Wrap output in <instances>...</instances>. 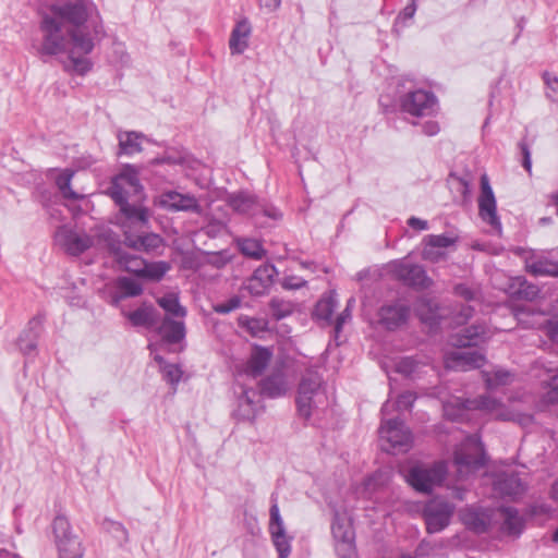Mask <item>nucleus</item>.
<instances>
[{
    "mask_svg": "<svg viewBox=\"0 0 558 558\" xmlns=\"http://www.w3.org/2000/svg\"><path fill=\"white\" fill-rule=\"evenodd\" d=\"M41 44L39 53H65L66 68L80 75L92 69L86 58L95 41L104 35L102 20L93 0H64L50 5L40 22Z\"/></svg>",
    "mask_w": 558,
    "mask_h": 558,
    "instance_id": "1",
    "label": "nucleus"
},
{
    "mask_svg": "<svg viewBox=\"0 0 558 558\" xmlns=\"http://www.w3.org/2000/svg\"><path fill=\"white\" fill-rule=\"evenodd\" d=\"M142 191L138 173L132 166H126L112 181L109 194L120 206V211L129 221H137L145 225L149 220L147 208L137 205H131L128 198L131 195H138Z\"/></svg>",
    "mask_w": 558,
    "mask_h": 558,
    "instance_id": "2",
    "label": "nucleus"
},
{
    "mask_svg": "<svg viewBox=\"0 0 558 558\" xmlns=\"http://www.w3.org/2000/svg\"><path fill=\"white\" fill-rule=\"evenodd\" d=\"M326 402L322 376L316 368H307L298 389L296 405L300 415L308 420Z\"/></svg>",
    "mask_w": 558,
    "mask_h": 558,
    "instance_id": "3",
    "label": "nucleus"
},
{
    "mask_svg": "<svg viewBox=\"0 0 558 558\" xmlns=\"http://www.w3.org/2000/svg\"><path fill=\"white\" fill-rule=\"evenodd\" d=\"M458 477L465 480L485 463V453L477 436H469L454 451Z\"/></svg>",
    "mask_w": 558,
    "mask_h": 558,
    "instance_id": "4",
    "label": "nucleus"
},
{
    "mask_svg": "<svg viewBox=\"0 0 558 558\" xmlns=\"http://www.w3.org/2000/svg\"><path fill=\"white\" fill-rule=\"evenodd\" d=\"M446 474V463L438 461L432 464L416 463L410 468L404 477L415 490L429 493L445 480Z\"/></svg>",
    "mask_w": 558,
    "mask_h": 558,
    "instance_id": "5",
    "label": "nucleus"
},
{
    "mask_svg": "<svg viewBox=\"0 0 558 558\" xmlns=\"http://www.w3.org/2000/svg\"><path fill=\"white\" fill-rule=\"evenodd\" d=\"M398 104L402 112L416 118L432 116L438 107L436 96L422 88L404 92L399 96Z\"/></svg>",
    "mask_w": 558,
    "mask_h": 558,
    "instance_id": "6",
    "label": "nucleus"
},
{
    "mask_svg": "<svg viewBox=\"0 0 558 558\" xmlns=\"http://www.w3.org/2000/svg\"><path fill=\"white\" fill-rule=\"evenodd\" d=\"M56 546L59 558H83L84 548L80 538L72 533L69 520L58 515L52 522Z\"/></svg>",
    "mask_w": 558,
    "mask_h": 558,
    "instance_id": "7",
    "label": "nucleus"
},
{
    "mask_svg": "<svg viewBox=\"0 0 558 558\" xmlns=\"http://www.w3.org/2000/svg\"><path fill=\"white\" fill-rule=\"evenodd\" d=\"M379 436L386 451L393 453L405 452L410 449L412 444V434L409 428L398 418L383 420Z\"/></svg>",
    "mask_w": 558,
    "mask_h": 558,
    "instance_id": "8",
    "label": "nucleus"
},
{
    "mask_svg": "<svg viewBox=\"0 0 558 558\" xmlns=\"http://www.w3.org/2000/svg\"><path fill=\"white\" fill-rule=\"evenodd\" d=\"M387 270L393 278L410 287L427 289L433 284L423 266L410 264L405 259L390 262L387 264Z\"/></svg>",
    "mask_w": 558,
    "mask_h": 558,
    "instance_id": "9",
    "label": "nucleus"
},
{
    "mask_svg": "<svg viewBox=\"0 0 558 558\" xmlns=\"http://www.w3.org/2000/svg\"><path fill=\"white\" fill-rule=\"evenodd\" d=\"M97 241L99 243H104L106 247H108V250L116 256L117 263L125 271L142 277L145 260L140 256L125 253L121 247L119 239L112 231L106 230L102 233L98 234Z\"/></svg>",
    "mask_w": 558,
    "mask_h": 558,
    "instance_id": "10",
    "label": "nucleus"
},
{
    "mask_svg": "<svg viewBox=\"0 0 558 558\" xmlns=\"http://www.w3.org/2000/svg\"><path fill=\"white\" fill-rule=\"evenodd\" d=\"M54 241L64 252L73 256L81 255L95 244L94 236L69 226H61L57 229Z\"/></svg>",
    "mask_w": 558,
    "mask_h": 558,
    "instance_id": "11",
    "label": "nucleus"
},
{
    "mask_svg": "<svg viewBox=\"0 0 558 558\" xmlns=\"http://www.w3.org/2000/svg\"><path fill=\"white\" fill-rule=\"evenodd\" d=\"M148 221L145 225H142L137 221H129L124 218V221L122 222L123 228V235H124V244L135 251H142L145 253H153L159 250L163 246V239L154 232H143L138 234H134L131 231V228L134 226L145 227L147 226Z\"/></svg>",
    "mask_w": 558,
    "mask_h": 558,
    "instance_id": "12",
    "label": "nucleus"
},
{
    "mask_svg": "<svg viewBox=\"0 0 558 558\" xmlns=\"http://www.w3.org/2000/svg\"><path fill=\"white\" fill-rule=\"evenodd\" d=\"M453 511L454 507L446 500L435 498L428 501L423 510L427 532L438 533L447 527Z\"/></svg>",
    "mask_w": 558,
    "mask_h": 558,
    "instance_id": "13",
    "label": "nucleus"
},
{
    "mask_svg": "<svg viewBox=\"0 0 558 558\" xmlns=\"http://www.w3.org/2000/svg\"><path fill=\"white\" fill-rule=\"evenodd\" d=\"M229 205L234 211L250 217H256L258 215H264L272 219L281 217V214L277 209L268 207L265 202H260L254 195L244 192L231 195L229 197Z\"/></svg>",
    "mask_w": 558,
    "mask_h": 558,
    "instance_id": "14",
    "label": "nucleus"
},
{
    "mask_svg": "<svg viewBox=\"0 0 558 558\" xmlns=\"http://www.w3.org/2000/svg\"><path fill=\"white\" fill-rule=\"evenodd\" d=\"M471 410L480 409L498 420L515 421L522 426H529L533 422L531 414L513 413L505 409L504 404L489 396H483L480 399L470 400Z\"/></svg>",
    "mask_w": 558,
    "mask_h": 558,
    "instance_id": "15",
    "label": "nucleus"
},
{
    "mask_svg": "<svg viewBox=\"0 0 558 558\" xmlns=\"http://www.w3.org/2000/svg\"><path fill=\"white\" fill-rule=\"evenodd\" d=\"M239 386L241 391L233 410V416L239 421L253 422L260 410L259 395L255 389L246 388L243 384L239 383Z\"/></svg>",
    "mask_w": 558,
    "mask_h": 558,
    "instance_id": "16",
    "label": "nucleus"
},
{
    "mask_svg": "<svg viewBox=\"0 0 558 558\" xmlns=\"http://www.w3.org/2000/svg\"><path fill=\"white\" fill-rule=\"evenodd\" d=\"M478 211L483 220L488 222L493 228L500 231L501 225L497 216L496 198L486 174L481 177Z\"/></svg>",
    "mask_w": 558,
    "mask_h": 558,
    "instance_id": "17",
    "label": "nucleus"
},
{
    "mask_svg": "<svg viewBox=\"0 0 558 558\" xmlns=\"http://www.w3.org/2000/svg\"><path fill=\"white\" fill-rule=\"evenodd\" d=\"M456 242L457 238L448 234H428L423 240L422 257L427 262L438 263L447 257L446 250Z\"/></svg>",
    "mask_w": 558,
    "mask_h": 558,
    "instance_id": "18",
    "label": "nucleus"
},
{
    "mask_svg": "<svg viewBox=\"0 0 558 558\" xmlns=\"http://www.w3.org/2000/svg\"><path fill=\"white\" fill-rule=\"evenodd\" d=\"M157 204L168 210L202 213V207L195 196L168 191L159 195Z\"/></svg>",
    "mask_w": 558,
    "mask_h": 558,
    "instance_id": "19",
    "label": "nucleus"
},
{
    "mask_svg": "<svg viewBox=\"0 0 558 558\" xmlns=\"http://www.w3.org/2000/svg\"><path fill=\"white\" fill-rule=\"evenodd\" d=\"M485 364V356L474 350H454L446 354L445 365L447 368L468 371L482 367Z\"/></svg>",
    "mask_w": 558,
    "mask_h": 558,
    "instance_id": "20",
    "label": "nucleus"
},
{
    "mask_svg": "<svg viewBox=\"0 0 558 558\" xmlns=\"http://www.w3.org/2000/svg\"><path fill=\"white\" fill-rule=\"evenodd\" d=\"M277 274V269L274 265H262L253 272L251 278L247 280L245 289L252 295H263L272 284L274 278Z\"/></svg>",
    "mask_w": 558,
    "mask_h": 558,
    "instance_id": "21",
    "label": "nucleus"
},
{
    "mask_svg": "<svg viewBox=\"0 0 558 558\" xmlns=\"http://www.w3.org/2000/svg\"><path fill=\"white\" fill-rule=\"evenodd\" d=\"M493 487L502 497H517L525 492V484L514 472L498 473L493 481Z\"/></svg>",
    "mask_w": 558,
    "mask_h": 558,
    "instance_id": "22",
    "label": "nucleus"
},
{
    "mask_svg": "<svg viewBox=\"0 0 558 558\" xmlns=\"http://www.w3.org/2000/svg\"><path fill=\"white\" fill-rule=\"evenodd\" d=\"M490 337V331L484 323L474 324L451 338L454 347H476L484 343Z\"/></svg>",
    "mask_w": 558,
    "mask_h": 558,
    "instance_id": "23",
    "label": "nucleus"
},
{
    "mask_svg": "<svg viewBox=\"0 0 558 558\" xmlns=\"http://www.w3.org/2000/svg\"><path fill=\"white\" fill-rule=\"evenodd\" d=\"M43 324L44 319L41 316L33 317L17 338V347L24 355H32L36 352Z\"/></svg>",
    "mask_w": 558,
    "mask_h": 558,
    "instance_id": "24",
    "label": "nucleus"
},
{
    "mask_svg": "<svg viewBox=\"0 0 558 558\" xmlns=\"http://www.w3.org/2000/svg\"><path fill=\"white\" fill-rule=\"evenodd\" d=\"M272 356V352L263 347H256L252 353L243 369L238 375V381L241 377L256 378L263 374L265 368L268 366Z\"/></svg>",
    "mask_w": 558,
    "mask_h": 558,
    "instance_id": "25",
    "label": "nucleus"
},
{
    "mask_svg": "<svg viewBox=\"0 0 558 558\" xmlns=\"http://www.w3.org/2000/svg\"><path fill=\"white\" fill-rule=\"evenodd\" d=\"M379 322L388 330H395L404 325L410 315L409 306L402 303L385 305L379 310Z\"/></svg>",
    "mask_w": 558,
    "mask_h": 558,
    "instance_id": "26",
    "label": "nucleus"
},
{
    "mask_svg": "<svg viewBox=\"0 0 558 558\" xmlns=\"http://www.w3.org/2000/svg\"><path fill=\"white\" fill-rule=\"evenodd\" d=\"M158 332L166 342L178 343L185 337L184 322L181 318L166 316L158 328Z\"/></svg>",
    "mask_w": 558,
    "mask_h": 558,
    "instance_id": "27",
    "label": "nucleus"
},
{
    "mask_svg": "<svg viewBox=\"0 0 558 558\" xmlns=\"http://www.w3.org/2000/svg\"><path fill=\"white\" fill-rule=\"evenodd\" d=\"M251 32L252 27L247 20H242L235 25L229 40V48L231 53L240 54L244 52L248 46L247 40Z\"/></svg>",
    "mask_w": 558,
    "mask_h": 558,
    "instance_id": "28",
    "label": "nucleus"
},
{
    "mask_svg": "<svg viewBox=\"0 0 558 558\" xmlns=\"http://www.w3.org/2000/svg\"><path fill=\"white\" fill-rule=\"evenodd\" d=\"M288 389L289 383L282 372L274 373L260 383L262 392L269 398L281 397Z\"/></svg>",
    "mask_w": 558,
    "mask_h": 558,
    "instance_id": "29",
    "label": "nucleus"
},
{
    "mask_svg": "<svg viewBox=\"0 0 558 558\" xmlns=\"http://www.w3.org/2000/svg\"><path fill=\"white\" fill-rule=\"evenodd\" d=\"M463 522L476 532H485L492 523V513L484 509H468L462 514Z\"/></svg>",
    "mask_w": 558,
    "mask_h": 558,
    "instance_id": "30",
    "label": "nucleus"
},
{
    "mask_svg": "<svg viewBox=\"0 0 558 558\" xmlns=\"http://www.w3.org/2000/svg\"><path fill=\"white\" fill-rule=\"evenodd\" d=\"M470 399L463 400L460 397H452L442 404L444 415L451 421H460L466 417L468 411L471 410Z\"/></svg>",
    "mask_w": 558,
    "mask_h": 558,
    "instance_id": "31",
    "label": "nucleus"
},
{
    "mask_svg": "<svg viewBox=\"0 0 558 558\" xmlns=\"http://www.w3.org/2000/svg\"><path fill=\"white\" fill-rule=\"evenodd\" d=\"M335 544L339 542H355V533L351 522L340 515H336L331 525Z\"/></svg>",
    "mask_w": 558,
    "mask_h": 558,
    "instance_id": "32",
    "label": "nucleus"
},
{
    "mask_svg": "<svg viewBox=\"0 0 558 558\" xmlns=\"http://www.w3.org/2000/svg\"><path fill=\"white\" fill-rule=\"evenodd\" d=\"M134 326L151 327L158 322V313L151 305H143L128 315Z\"/></svg>",
    "mask_w": 558,
    "mask_h": 558,
    "instance_id": "33",
    "label": "nucleus"
},
{
    "mask_svg": "<svg viewBox=\"0 0 558 558\" xmlns=\"http://www.w3.org/2000/svg\"><path fill=\"white\" fill-rule=\"evenodd\" d=\"M158 305L166 312V316L181 318L186 316V310L180 304L175 293H168L157 299Z\"/></svg>",
    "mask_w": 558,
    "mask_h": 558,
    "instance_id": "34",
    "label": "nucleus"
},
{
    "mask_svg": "<svg viewBox=\"0 0 558 558\" xmlns=\"http://www.w3.org/2000/svg\"><path fill=\"white\" fill-rule=\"evenodd\" d=\"M416 313L420 319L432 328L439 324L440 315L438 314V307L429 300H420L416 305Z\"/></svg>",
    "mask_w": 558,
    "mask_h": 558,
    "instance_id": "35",
    "label": "nucleus"
},
{
    "mask_svg": "<svg viewBox=\"0 0 558 558\" xmlns=\"http://www.w3.org/2000/svg\"><path fill=\"white\" fill-rule=\"evenodd\" d=\"M74 175V171L71 169H64L56 177V184L65 199H82L84 194L77 193L71 189V180Z\"/></svg>",
    "mask_w": 558,
    "mask_h": 558,
    "instance_id": "36",
    "label": "nucleus"
},
{
    "mask_svg": "<svg viewBox=\"0 0 558 558\" xmlns=\"http://www.w3.org/2000/svg\"><path fill=\"white\" fill-rule=\"evenodd\" d=\"M118 294L113 298L118 303L123 298L137 296L142 293V284L136 280L129 277H120L117 280Z\"/></svg>",
    "mask_w": 558,
    "mask_h": 558,
    "instance_id": "37",
    "label": "nucleus"
},
{
    "mask_svg": "<svg viewBox=\"0 0 558 558\" xmlns=\"http://www.w3.org/2000/svg\"><path fill=\"white\" fill-rule=\"evenodd\" d=\"M142 134L137 132H120L118 134L120 153L125 155H133L142 150L141 146Z\"/></svg>",
    "mask_w": 558,
    "mask_h": 558,
    "instance_id": "38",
    "label": "nucleus"
},
{
    "mask_svg": "<svg viewBox=\"0 0 558 558\" xmlns=\"http://www.w3.org/2000/svg\"><path fill=\"white\" fill-rule=\"evenodd\" d=\"M499 512L504 520V529L510 534H520L523 529V520L519 515L518 510L511 507H507L500 508Z\"/></svg>",
    "mask_w": 558,
    "mask_h": 558,
    "instance_id": "39",
    "label": "nucleus"
},
{
    "mask_svg": "<svg viewBox=\"0 0 558 558\" xmlns=\"http://www.w3.org/2000/svg\"><path fill=\"white\" fill-rule=\"evenodd\" d=\"M236 243L241 253L247 257L259 260L266 255L262 243L256 239L241 238Z\"/></svg>",
    "mask_w": 558,
    "mask_h": 558,
    "instance_id": "40",
    "label": "nucleus"
},
{
    "mask_svg": "<svg viewBox=\"0 0 558 558\" xmlns=\"http://www.w3.org/2000/svg\"><path fill=\"white\" fill-rule=\"evenodd\" d=\"M337 307V300L332 294L322 298L314 310V316L319 320L331 322L332 314Z\"/></svg>",
    "mask_w": 558,
    "mask_h": 558,
    "instance_id": "41",
    "label": "nucleus"
},
{
    "mask_svg": "<svg viewBox=\"0 0 558 558\" xmlns=\"http://www.w3.org/2000/svg\"><path fill=\"white\" fill-rule=\"evenodd\" d=\"M270 312L276 320L290 316L294 312V304L281 298H272L269 303Z\"/></svg>",
    "mask_w": 558,
    "mask_h": 558,
    "instance_id": "42",
    "label": "nucleus"
},
{
    "mask_svg": "<svg viewBox=\"0 0 558 558\" xmlns=\"http://www.w3.org/2000/svg\"><path fill=\"white\" fill-rule=\"evenodd\" d=\"M526 269L534 276H558V263L548 260H536L529 263Z\"/></svg>",
    "mask_w": 558,
    "mask_h": 558,
    "instance_id": "43",
    "label": "nucleus"
},
{
    "mask_svg": "<svg viewBox=\"0 0 558 558\" xmlns=\"http://www.w3.org/2000/svg\"><path fill=\"white\" fill-rule=\"evenodd\" d=\"M485 383L488 389L508 385L512 381L513 375L505 369H496L492 373H484Z\"/></svg>",
    "mask_w": 558,
    "mask_h": 558,
    "instance_id": "44",
    "label": "nucleus"
},
{
    "mask_svg": "<svg viewBox=\"0 0 558 558\" xmlns=\"http://www.w3.org/2000/svg\"><path fill=\"white\" fill-rule=\"evenodd\" d=\"M170 269V266L167 262H153L146 263L144 265V271L142 277L149 278L153 280L161 279L166 272Z\"/></svg>",
    "mask_w": 558,
    "mask_h": 558,
    "instance_id": "45",
    "label": "nucleus"
},
{
    "mask_svg": "<svg viewBox=\"0 0 558 558\" xmlns=\"http://www.w3.org/2000/svg\"><path fill=\"white\" fill-rule=\"evenodd\" d=\"M105 529L120 546L129 542V532L120 522L108 520L105 522Z\"/></svg>",
    "mask_w": 558,
    "mask_h": 558,
    "instance_id": "46",
    "label": "nucleus"
},
{
    "mask_svg": "<svg viewBox=\"0 0 558 558\" xmlns=\"http://www.w3.org/2000/svg\"><path fill=\"white\" fill-rule=\"evenodd\" d=\"M239 324L245 327L253 336H257L267 329V322L263 318L242 316L239 318Z\"/></svg>",
    "mask_w": 558,
    "mask_h": 558,
    "instance_id": "47",
    "label": "nucleus"
},
{
    "mask_svg": "<svg viewBox=\"0 0 558 558\" xmlns=\"http://www.w3.org/2000/svg\"><path fill=\"white\" fill-rule=\"evenodd\" d=\"M156 361H158L162 365V373L168 383L171 385H177L182 377L181 368L175 364H166L161 356H156Z\"/></svg>",
    "mask_w": 558,
    "mask_h": 558,
    "instance_id": "48",
    "label": "nucleus"
},
{
    "mask_svg": "<svg viewBox=\"0 0 558 558\" xmlns=\"http://www.w3.org/2000/svg\"><path fill=\"white\" fill-rule=\"evenodd\" d=\"M274 545L279 554V558H288L291 551L290 541L284 532H280L276 534V532L270 533Z\"/></svg>",
    "mask_w": 558,
    "mask_h": 558,
    "instance_id": "49",
    "label": "nucleus"
},
{
    "mask_svg": "<svg viewBox=\"0 0 558 558\" xmlns=\"http://www.w3.org/2000/svg\"><path fill=\"white\" fill-rule=\"evenodd\" d=\"M284 531L286 529L279 512L277 500L272 497V505L270 507L269 533L276 532V534H278Z\"/></svg>",
    "mask_w": 558,
    "mask_h": 558,
    "instance_id": "50",
    "label": "nucleus"
},
{
    "mask_svg": "<svg viewBox=\"0 0 558 558\" xmlns=\"http://www.w3.org/2000/svg\"><path fill=\"white\" fill-rule=\"evenodd\" d=\"M418 365L420 364L415 359L405 356L396 363V371L404 376H413L416 373Z\"/></svg>",
    "mask_w": 558,
    "mask_h": 558,
    "instance_id": "51",
    "label": "nucleus"
},
{
    "mask_svg": "<svg viewBox=\"0 0 558 558\" xmlns=\"http://www.w3.org/2000/svg\"><path fill=\"white\" fill-rule=\"evenodd\" d=\"M242 304V299L239 295H234L227 300L226 302H221L218 304H215L213 306V310L217 314H229L235 310H238Z\"/></svg>",
    "mask_w": 558,
    "mask_h": 558,
    "instance_id": "52",
    "label": "nucleus"
},
{
    "mask_svg": "<svg viewBox=\"0 0 558 558\" xmlns=\"http://www.w3.org/2000/svg\"><path fill=\"white\" fill-rule=\"evenodd\" d=\"M544 81L546 84V96L554 102H558V77L545 72Z\"/></svg>",
    "mask_w": 558,
    "mask_h": 558,
    "instance_id": "53",
    "label": "nucleus"
},
{
    "mask_svg": "<svg viewBox=\"0 0 558 558\" xmlns=\"http://www.w3.org/2000/svg\"><path fill=\"white\" fill-rule=\"evenodd\" d=\"M335 550L339 558H356L355 542H339L335 544Z\"/></svg>",
    "mask_w": 558,
    "mask_h": 558,
    "instance_id": "54",
    "label": "nucleus"
},
{
    "mask_svg": "<svg viewBox=\"0 0 558 558\" xmlns=\"http://www.w3.org/2000/svg\"><path fill=\"white\" fill-rule=\"evenodd\" d=\"M415 401V396L410 392V391H407V392H403L401 393L397 401H396V408L398 411H405V410H409L413 403Z\"/></svg>",
    "mask_w": 558,
    "mask_h": 558,
    "instance_id": "55",
    "label": "nucleus"
},
{
    "mask_svg": "<svg viewBox=\"0 0 558 558\" xmlns=\"http://www.w3.org/2000/svg\"><path fill=\"white\" fill-rule=\"evenodd\" d=\"M546 398L551 403H558V375L555 374L550 377V381L548 383V390L546 393Z\"/></svg>",
    "mask_w": 558,
    "mask_h": 558,
    "instance_id": "56",
    "label": "nucleus"
},
{
    "mask_svg": "<svg viewBox=\"0 0 558 558\" xmlns=\"http://www.w3.org/2000/svg\"><path fill=\"white\" fill-rule=\"evenodd\" d=\"M454 293L466 301L473 300L475 298V291L464 283L457 284L454 287Z\"/></svg>",
    "mask_w": 558,
    "mask_h": 558,
    "instance_id": "57",
    "label": "nucleus"
},
{
    "mask_svg": "<svg viewBox=\"0 0 558 558\" xmlns=\"http://www.w3.org/2000/svg\"><path fill=\"white\" fill-rule=\"evenodd\" d=\"M225 229V223L221 221H210L207 226L204 227V232L210 236L216 238Z\"/></svg>",
    "mask_w": 558,
    "mask_h": 558,
    "instance_id": "58",
    "label": "nucleus"
},
{
    "mask_svg": "<svg viewBox=\"0 0 558 558\" xmlns=\"http://www.w3.org/2000/svg\"><path fill=\"white\" fill-rule=\"evenodd\" d=\"M305 283H306V281L303 280L302 278L287 277L283 279L281 284H282V288L286 290H296V289L304 287Z\"/></svg>",
    "mask_w": 558,
    "mask_h": 558,
    "instance_id": "59",
    "label": "nucleus"
},
{
    "mask_svg": "<svg viewBox=\"0 0 558 558\" xmlns=\"http://www.w3.org/2000/svg\"><path fill=\"white\" fill-rule=\"evenodd\" d=\"M416 0H410V3L399 13L397 21L411 20L416 12Z\"/></svg>",
    "mask_w": 558,
    "mask_h": 558,
    "instance_id": "60",
    "label": "nucleus"
},
{
    "mask_svg": "<svg viewBox=\"0 0 558 558\" xmlns=\"http://www.w3.org/2000/svg\"><path fill=\"white\" fill-rule=\"evenodd\" d=\"M351 317V313L349 310V306L337 317L335 322V335L338 337V335L341 332L343 325L345 322Z\"/></svg>",
    "mask_w": 558,
    "mask_h": 558,
    "instance_id": "61",
    "label": "nucleus"
},
{
    "mask_svg": "<svg viewBox=\"0 0 558 558\" xmlns=\"http://www.w3.org/2000/svg\"><path fill=\"white\" fill-rule=\"evenodd\" d=\"M520 147H521L522 155H523L522 166L531 174V172H532L531 151L524 143H521Z\"/></svg>",
    "mask_w": 558,
    "mask_h": 558,
    "instance_id": "62",
    "label": "nucleus"
},
{
    "mask_svg": "<svg viewBox=\"0 0 558 558\" xmlns=\"http://www.w3.org/2000/svg\"><path fill=\"white\" fill-rule=\"evenodd\" d=\"M383 475L380 473L373 474L365 480L364 485L366 489L374 490L377 486L383 484Z\"/></svg>",
    "mask_w": 558,
    "mask_h": 558,
    "instance_id": "63",
    "label": "nucleus"
},
{
    "mask_svg": "<svg viewBox=\"0 0 558 558\" xmlns=\"http://www.w3.org/2000/svg\"><path fill=\"white\" fill-rule=\"evenodd\" d=\"M439 132V125L435 121H427L423 124V133L428 136H434Z\"/></svg>",
    "mask_w": 558,
    "mask_h": 558,
    "instance_id": "64",
    "label": "nucleus"
}]
</instances>
